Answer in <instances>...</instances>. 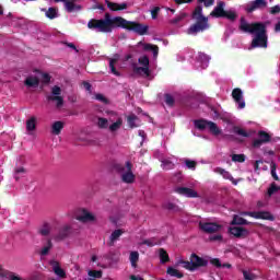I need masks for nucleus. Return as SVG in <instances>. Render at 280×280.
I'll list each match as a JSON object with an SVG mask.
<instances>
[{
    "label": "nucleus",
    "mask_w": 280,
    "mask_h": 280,
    "mask_svg": "<svg viewBox=\"0 0 280 280\" xmlns=\"http://www.w3.org/2000/svg\"><path fill=\"white\" fill-rule=\"evenodd\" d=\"M89 30H96V32H102L103 34H110L115 27H121L122 30H128L129 32H135L139 36H144L148 34V25H143L137 22H130L121 16L113 18L109 13H105L104 19L95 20L92 19L88 22Z\"/></svg>",
    "instance_id": "f257e3e1"
},
{
    "label": "nucleus",
    "mask_w": 280,
    "mask_h": 280,
    "mask_svg": "<svg viewBox=\"0 0 280 280\" xmlns=\"http://www.w3.org/2000/svg\"><path fill=\"white\" fill-rule=\"evenodd\" d=\"M238 30L245 34H254L252 40V48L262 47L266 49L268 47V35H266V25L264 23H248L246 19L242 18L240 22Z\"/></svg>",
    "instance_id": "f03ea898"
},
{
    "label": "nucleus",
    "mask_w": 280,
    "mask_h": 280,
    "mask_svg": "<svg viewBox=\"0 0 280 280\" xmlns=\"http://www.w3.org/2000/svg\"><path fill=\"white\" fill-rule=\"evenodd\" d=\"M95 126H97L100 130H108V132L115 135V132H119V130H121V126H124V118H121L117 113L112 112L110 117L108 118L96 117Z\"/></svg>",
    "instance_id": "7ed1b4c3"
},
{
    "label": "nucleus",
    "mask_w": 280,
    "mask_h": 280,
    "mask_svg": "<svg viewBox=\"0 0 280 280\" xmlns=\"http://www.w3.org/2000/svg\"><path fill=\"white\" fill-rule=\"evenodd\" d=\"M192 19L196 21V23L188 28L187 34H198V32L209 30V18L202 15V7H196L195 11L192 12Z\"/></svg>",
    "instance_id": "20e7f679"
},
{
    "label": "nucleus",
    "mask_w": 280,
    "mask_h": 280,
    "mask_svg": "<svg viewBox=\"0 0 280 280\" xmlns=\"http://www.w3.org/2000/svg\"><path fill=\"white\" fill-rule=\"evenodd\" d=\"M177 264L178 266H183L186 270L195 272V270H198L199 268H205V266L209 264V260L196 254H191L190 261L179 260Z\"/></svg>",
    "instance_id": "39448f33"
},
{
    "label": "nucleus",
    "mask_w": 280,
    "mask_h": 280,
    "mask_svg": "<svg viewBox=\"0 0 280 280\" xmlns=\"http://www.w3.org/2000/svg\"><path fill=\"white\" fill-rule=\"evenodd\" d=\"M118 174L120 175V180L127 185H132L135 183L136 176L132 173V163L126 162L125 166H119Z\"/></svg>",
    "instance_id": "423d86ee"
},
{
    "label": "nucleus",
    "mask_w": 280,
    "mask_h": 280,
    "mask_svg": "<svg viewBox=\"0 0 280 280\" xmlns=\"http://www.w3.org/2000/svg\"><path fill=\"white\" fill-rule=\"evenodd\" d=\"M139 66H133V72L137 75H142L143 78H150V58L148 56H142L138 59Z\"/></svg>",
    "instance_id": "0eeeda50"
},
{
    "label": "nucleus",
    "mask_w": 280,
    "mask_h": 280,
    "mask_svg": "<svg viewBox=\"0 0 280 280\" xmlns=\"http://www.w3.org/2000/svg\"><path fill=\"white\" fill-rule=\"evenodd\" d=\"M195 127L198 130H207L211 132V135H214V137H218V135H222V130L218 127V125L213 121L209 120H195Z\"/></svg>",
    "instance_id": "6e6552de"
},
{
    "label": "nucleus",
    "mask_w": 280,
    "mask_h": 280,
    "mask_svg": "<svg viewBox=\"0 0 280 280\" xmlns=\"http://www.w3.org/2000/svg\"><path fill=\"white\" fill-rule=\"evenodd\" d=\"M199 229L203 233H208L209 235H211L213 233H220L223 229V225L217 222L205 220L199 222Z\"/></svg>",
    "instance_id": "1a4fd4ad"
},
{
    "label": "nucleus",
    "mask_w": 280,
    "mask_h": 280,
    "mask_svg": "<svg viewBox=\"0 0 280 280\" xmlns=\"http://www.w3.org/2000/svg\"><path fill=\"white\" fill-rule=\"evenodd\" d=\"M62 94V90L60 86L55 85L51 89V93L46 96V100L48 102H55L56 103V108H60L61 106L65 105V98L60 96Z\"/></svg>",
    "instance_id": "9d476101"
},
{
    "label": "nucleus",
    "mask_w": 280,
    "mask_h": 280,
    "mask_svg": "<svg viewBox=\"0 0 280 280\" xmlns=\"http://www.w3.org/2000/svg\"><path fill=\"white\" fill-rule=\"evenodd\" d=\"M77 220L83 222V224H89V222H97V217L88 209L82 208L77 212Z\"/></svg>",
    "instance_id": "9b49d317"
},
{
    "label": "nucleus",
    "mask_w": 280,
    "mask_h": 280,
    "mask_svg": "<svg viewBox=\"0 0 280 280\" xmlns=\"http://www.w3.org/2000/svg\"><path fill=\"white\" fill-rule=\"evenodd\" d=\"M268 8V1L266 0H253L245 7L246 12H255V10H266Z\"/></svg>",
    "instance_id": "f8f14e48"
},
{
    "label": "nucleus",
    "mask_w": 280,
    "mask_h": 280,
    "mask_svg": "<svg viewBox=\"0 0 280 280\" xmlns=\"http://www.w3.org/2000/svg\"><path fill=\"white\" fill-rule=\"evenodd\" d=\"M232 97L234 102H236L240 109L246 108V102H244V92H242V89L236 88L232 91Z\"/></svg>",
    "instance_id": "ddd939ff"
},
{
    "label": "nucleus",
    "mask_w": 280,
    "mask_h": 280,
    "mask_svg": "<svg viewBox=\"0 0 280 280\" xmlns=\"http://www.w3.org/2000/svg\"><path fill=\"white\" fill-rule=\"evenodd\" d=\"M241 215H249V218H255L256 220H275V217L270 212L258 211V212H242Z\"/></svg>",
    "instance_id": "4468645a"
},
{
    "label": "nucleus",
    "mask_w": 280,
    "mask_h": 280,
    "mask_svg": "<svg viewBox=\"0 0 280 280\" xmlns=\"http://www.w3.org/2000/svg\"><path fill=\"white\" fill-rule=\"evenodd\" d=\"M264 143H270V133L266 131L258 132V139H255L253 142L254 148H261Z\"/></svg>",
    "instance_id": "2eb2a0df"
},
{
    "label": "nucleus",
    "mask_w": 280,
    "mask_h": 280,
    "mask_svg": "<svg viewBox=\"0 0 280 280\" xmlns=\"http://www.w3.org/2000/svg\"><path fill=\"white\" fill-rule=\"evenodd\" d=\"M39 84L40 81L36 71L34 74L28 75L24 81V85L27 86V89H38Z\"/></svg>",
    "instance_id": "dca6fc26"
},
{
    "label": "nucleus",
    "mask_w": 280,
    "mask_h": 280,
    "mask_svg": "<svg viewBox=\"0 0 280 280\" xmlns=\"http://www.w3.org/2000/svg\"><path fill=\"white\" fill-rule=\"evenodd\" d=\"M119 60H121V56L119 54H115L113 57L108 58L110 73L117 77L121 75L115 68L117 67Z\"/></svg>",
    "instance_id": "f3484780"
},
{
    "label": "nucleus",
    "mask_w": 280,
    "mask_h": 280,
    "mask_svg": "<svg viewBox=\"0 0 280 280\" xmlns=\"http://www.w3.org/2000/svg\"><path fill=\"white\" fill-rule=\"evenodd\" d=\"M175 191L177 194H179V196H185L186 198H198V191L191 189V188H187V187H177L175 189Z\"/></svg>",
    "instance_id": "a211bd4d"
},
{
    "label": "nucleus",
    "mask_w": 280,
    "mask_h": 280,
    "mask_svg": "<svg viewBox=\"0 0 280 280\" xmlns=\"http://www.w3.org/2000/svg\"><path fill=\"white\" fill-rule=\"evenodd\" d=\"M229 233H231V235H234V237H247L248 236V230L241 228V226L229 228Z\"/></svg>",
    "instance_id": "6ab92c4d"
},
{
    "label": "nucleus",
    "mask_w": 280,
    "mask_h": 280,
    "mask_svg": "<svg viewBox=\"0 0 280 280\" xmlns=\"http://www.w3.org/2000/svg\"><path fill=\"white\" fill-rule=\"evenodd\" d=\"M137 47H140L141 49H143V51H152L154 58H156V56H159V46H156V45L139 42Z\"/></svg>",
    "instance_id": "aec40b11"
},
{
    "label": "nucleus",
    "mask_w": 280,
    "mask_h": 280,
    "mask_svg": "<svg viewBox=\"0 0 280 280\" xmlns=\"http://www.w3.org/2000/svg\"><path fill=\"white\" fill-rule=\"evenodd\" d=\"M224 2H219L218 5L213 9V11L210 13V16H215L217 19L224 16Z\"/></svg>",
    "instance_id": "412c9836"
},
{
    "label": "nucleus",
    "mask_w": 280,
    "mask_h": 280,
    "mask_svg": "<svg viewBox=\"0 0 280 280\" xmlns=\"http://www.w3.org/2000/svg\"><path fill=\"white\" fill-rule=\"evenodd\" d=\"M63 128H65V124L60 120H57L51 124L50 132H51V135H55L56 137H58V135H60V132H62Z\"/></svg>",
    "instance_id": "4be33fe9"
},
{
    "label": "nucleus",
    "mask_w": 280,
    "mask_h": 280,
    "mask_svg": "<svg viewBox=\"0 0 280 280\" xmlns=\"http://www.w3.org/2000/svg\"><path fill=\"white\" fill-rule=\"evenodd\" d=\"M106 5L109 8V10H113L114 12H117L119 10H127L128 9V3L122 2V3H115L106 0Z\"/></svg>",
    "instance_id": "5701e85b"
},
{
    "label": "nucleus",
    "mask_w": 280,
    "mask_h": 280,
    "mask_svg": "<svg viewBox=\"0 0 280 280\" xmlns=\"http://www.w3.org/2000/svg\"><path fill=\"white\" fill-rule=\"evenodd\" d=\"M69 233H71V225L65 224L60 229V231H59L58 235L55 237V240H58V241L65 240L66 237H69Z\"/></svg>",
    "instance_id": "b1692460"
},
{
    "label": "nucleus",
    "mask_w": 280,
    "mask_h": 280,
    "mask_svg": "<svg viewBox=\"0 0 280 280\" xmlns=\"http://www.w3.org/2000/svg\"><path fill=\"white\" fill-rule=\"evenodd\" d=\"M214 172H215V174H220L221 176H223V178H225L226 180H231V182H233L234 185H237V182H235V179L233 178L231 173H229L226 170H224L222 167H217V168H214Z\"/></svg>",
    "instance_id": "393cba45"
},
{
    "label": "nucleus",
    "mask_w": 280,
    "mask_h": 280,
    "mask_svg": "<svg viewBox=\"0 0 280 280\" xmlns=\"http://www.w3.org/2000/svg\"><path fill=\"white\" fill-rule=\"evenodd\" d=\"M65 9L68 12H80V10H82V5L75 4V0H70L69 2L65 3Z\"/></svg>",
    "instance_id": "a878e982"
},
{
    "label": "nucleus",
    "mask_w": 280,
    "mask_h": 280,
    "mask_svg": "<svg viewBox=\"0 0 280 280\" xmlns=\"http://www.w3.org/2000/svg\"><path fill=\"white\" fill-rule=\"evenodd\" d=\"M122 233L124 230H115L109 236L108 246H115V243L117 242V240H119Z\"/></svg>",
    "instance_id": "bb28decb"
},
{
    "label": "nucleus",
    "mask_w": 280,
    "mask_h": 280,
    "mask_svg": "<svg viewBox=\"0 0 280 280\" xmlns=\"http://www.w3.org/2000/svg\"><path fill=\"white\" fill-rule=\"evenodd\" d=\"M161 244V241L156 237H152V238H148V240H144L142 241L141 243H139V246H149V247H152V246H159Z\"/></svg>",
    "instance_id": "cd10ccee"
},
{
    "label": "nucleus",
    "mask_w": 280,
    "mask_h": 280,
    "mask_svg": "<svg viewBox=\"0 0 280 280\" xmlns=\"http://www.w3.org/2000/svg\"><path fill=\"white\" fill-rule=\"evenodd\" d=\"M25 174H27V170H25V167H23V166L15 167V170H14L15 180H21V178H23V176H25Z\"/></svg>",
    "instance_id": "c85d7f7f"
},
{
    "label": "nucleus",
    "mask_w": 280,
    "mask_h": 280,
    "mask_svg": "<svg viewBox=\"0 0 280 280\" xmlns=\"http://www.w3.org/2000/svg\"><path fill=\"white\" fill-rule=\"evenodd\" d=\"M231 224H232V226H235V225L242 226L244 224H248V221H246V219H244L237 214H234Z\"/></svg>",
    "instance_id": "c756f323"
},
{
    "label": "nucleus",
    "mask_w": 280,
    "mask_h": 280,
    "mask_svg": "<svg viewBox=\"0 0 280 280\" xmlns=\"http://www.w3.org/2000/svg\"><path fill=\"white\" fill-rule=\"evenodd\" d=\"M198 60L201 62L202 69H207V67H209V60H211V58L205 55V52H199Z\"/></svg>",
    "instance_id": "7c9ffc66"
},
{
    "label": "nucleus",
    "mask_w": 280,
    "mask_h": 280,
    "mask_svg": "<svg viewBox=\"0 0 280 280\" xmlns=\"http://www.w3.org/2000/svg\"><path fill=\"white\" fill-rule=\"evenodd\" d=\"M43 12H45L47 19H50V20L58 19V9L56 8H49L48 10L43 9Z\"/></svg>",
    "instance_id": "2f4dec72"
},
{
    "label": "nucleus",
    "mask_w": 280,
    "mask_h": 280,
    "mask_svg": "<svg viewBox=\"0 0 280 280\" xmlns=\"http://www.w3.org/2000/svg\"><path fill=\"white\" fill-rule=\"evenodd\" d=\"M26 130L27 132H34L36 130V117L33 116L26 120Z\"/></svg>",
    "instance_id": "473e14b6"
},
{
    "label": "nucleus",
    "mask_w": 280,
    "mask_h": 280,
    "mask_svg": "<svg viewBox=\"0 0 280 280\" xmlns=\"http://www.w3.org/2000/svg\"><path fill=\"white\" fill-rule=\"evenodd\" d=\"M127 121L130 128H139V118L135 114L129 115Z\"/></svg>",
    "instance_id": "72a5a7b5"
},
{
    "label": "nucleus",
    "mask_w": 280,
    "mask_h": 280,
    "mask_svg": "<svg viewBox=\"0 0 280 280\" xmlns=\"http://www.w3.org/2000/svg\"><path fill=\"white\" fill-rule=\"evenodd\" d=\"M166 272L167 275H170V277H176L177 279H183V273L178 271V269L176 268L168 267Z\"/></svg>",
    "instance_id": "f704fd0d"
},
{
    "label": "nucleus",
    "mask_w": 280,
    "mask_h": 280,
    "mask_svg": "<svg viewBox=\"0 0 280 280\" xmlns=\"http://www.w3.org/2000/svg\"><path fill=\"white\" fill-rule=\"evenodd\" d=\"M129 260L132 268H137V261H139V252H131L129 255Z\"/></svg>",
    "instance_id": "c9c22d12"
},
{
    "label": "nucleus",
    "mask_w": 280,
    "mask_h": 280,
    "mask_svg": "<svg viewBox=\"0 0 280 280\" xmlns=\"http://www.w3.org/2000/svg\"><path fill=\"white\" fill-rule=\"evenodd\" d=\"M36 72H37L39 82L42 80L43 84H49V81L51 80V77H49V74L43 73L40 71H36Z\"/></svg>",
    "instance_id": "e433bc0d"
},
{
    "label": "nucleus",
    "mask_w": 280,
    "mask_h": 280,
    "mask_svg": "<svg viewBox=\"0 0 280 280\" xmlns=\"http://www.w3.org/2000/svg\"><path fill=\"white\" fill-rule=\"evenodd\" d=\"M52 270L57 277H60L61 279H65L67 277V273H65V270L58 266V264L54 265Z\"/></svg>",
    "instance_id": "4c0bfd02"
},
{
    "label": "nucleus",
    "mask_w": 280,
    "mask_h": 280,
    "mask_svg": "<svg viewBox=\"0 0 280 280\" xmlns=\"http://www.w3.org/2000/svg\"><path fill=\"white\" fill-rule=\"evenodd\" d=\"M3 277L5 280H21V278L19 277V275L12 272V271H5L3 273Z\"/></svg>",
    "instance_id": "58836bf2"
},
{
    "label": "nucleus",
    "mask_w": 280,
    "mask_h": 280,
    "mask_svg": "<svg viewBox=\"0 0 280 280\" xmlns=\"http://www.w3.org/2000/svg\"><path fill=\"white\" fill-rule=\"evenodd\" d=\"M223 16L229 19V21H235V19H237V13L234 10H229L223 13Z\"/></svg>",
    "instance_id": "ea45409f"
},
{
    "label": "nucleus",
    "mask_w": 280,
    "mask_h": 280,
    "mask_svg": "<svg viewBox=\"0 0 280 280\" xmlns=\"http://www.w3.org/2000/svg\"><path fill=\"white\" fill-rule=\"evenodd\" d=\"M49 233H51V225H49V223H46L40 228L39 234L47 236L49 235Z\"/></svg>",
    "instance_id": "a19ab883"
},
{
    "label": "nucleus",
    "mask_w": 280,
    "mask_h": 280,
    "mask_svg": "<svg viewBox=\"0 0 280 280\" xmlns=\"http://www.w3.org/2000/svg\"><path fill=\"white\" fill-rule=\"evenodd\" d=\"M160 259L162 264H167V261H170V255H167V252L163 248L160 249Z\"/></svg>",
    "instance_id": "79ce46f5"
},
{
    "label": "nucleus",
    "mask_w": 280,
    "mask_h": 280,
    "mask_svg": "<svg viewBox=\"0 0 280 280\" xmlns=\"http://www.w3.org/2000/svg\"><path fill=\"white\" fill-rule=\"evenodd\" d=\"M243 277L245 280H256L257 276L253 273L250 270H243Z\"/></svg>",
    "instance_id": "37998d69"
},
{
    "label": "nucleus",
    "mask_w": 280,
    "mask_h": 280,
    "mask_svg": "<svg viewBox=\"0 0 280 280\" xmlns=\"http://www.w3.org/2000/svg\"><path fill=\"white\" fill-rule=\"evenodd\" d=\"M232 161L234 163H244V161H246V155H244V154H233L232 155Z\"/></svg>",
    "instance_id": "c03bdc74"
},
{
    "label": "nucleus",
    "mask_w": 280,
    "mask_h": 280,
    "mask_svg": "<svg viewBox=\"0 0 280 280\" xmlns=\"http://www.w3.org/2000/svg\"><path fill=\"white\" fill-rule=\"evenodd\" d=\"M88 275L93 279H102V271L100 270H89Z\"/></svg>",
    "instance_id": "a18cd8bd"
},
{
    "label": "nucleus",
    "mask_w": 280,
    "mask_h": 280,
    "mask_svg": "<svg viewBox=\"0 0 280 280\" xmlns=\"http://www.w3.org/2000/svg\"><path fill=\"white\" fill-rule=\"evenodd\" d=\"M162 168L163 170H174V164H173V162L172 161H170V160H163L162 161Z\"/></svg>",
    "instance_id": "49530a36"
},
{
    "label": "nucleus",
    "mask_w": 280,
    "mask_h": 280,
    "mask_svg": "<svg viewBox=\"0 0 280 280\" xmlns=\"http://www.w3.org/2000/svg\"><path fill=\"white\" fill-rule=\"evenodd\" d=\"M51 241L47 242V245H45L42 250H40V255H43L45 257V255L49 254V250H51Z\"/></svg>",
    "instance_id": "de8ad7c7"
},
{
    "label": "nucleus",
    "mask_w": 280,
    "mask_h": 280,
    "mask_svg": "<svg viewBox=\"0 0 280 280\" xmlns=\"http://www.w3.org/2000/svg\"><path fill=\"white\" fill-rule=\"evenodd\" d=\"M187 16V13H179L175 19L171 20V23L173 25H176L177 23H180V21H183V19H185Z\"/></svg>",
    "instance_id": "09e8293b"
},
{
    "label": "nucleus",
    "mask_w": 280,
    "mask_h": 280,
    "mask_svg": "<svg viewBox=\"0 0 280 280\" xmlns=\"http://www.w3.org/2000/svg\"><path fill=\"white\" fill-rule=\"evenodd\" d=\"M270 167L272 178H275V180H279V176L277 175V164L275 162H271Z\"/></svg>",
    "instance_id": "8fccbe9b"
},
{
    "label": "nucleus",
    "mask_w": 280,
    "mask_h": 280,
    "mask_svg": "<svg viewBox=\"0 0 280 280\" xmlns=\"http://www.w3.org/2000/svg\"><path fill=\"white\" fill-rule=\"evenodd\" d=\"M233 132H235V135H238L240 137H248V132L240 127H234Z\"/></svg>",
    "instance_id": "3c124183"
},
{
    "label": "nucleus",
    "mask_w": 280,
    "mask_h": 280,
    "mask_svg": "<svg viewBox=\"0 0 280 280\" xmlns=\"http://www.w3.org/2000/svg\"><path fill=\"white\" fill-rule=\"evenodd\" d=\"M164 209H167L168 211H178V206L173 202H166L164 203Z\"/></svg>",
    "instance_id": "603ef678"
},
{
    "label": "nucleus",
    "mask_w": 280,
    "mask_h": 280,
    "mask_svg": "<svg viewBox=\"0 0 280 280\" xmlns=\"http://www.w3.org/2000/svg\"><path fill=\"white\" fill-rule=\"evenodd\" d=\"M278 191H279V187H277V185L272 184L267 191V196H269V198H270V196H273V194H277Z\"/></svg>",
    "instance_id": "864d4df0"
},
{
    "label": "nucleus",
    "mask_w": 280,
    "mask_h": 280,
    "mask_svg": "<svg viewBox=\"0 0 280 280\" xmlns=\"http://www.w3.org/2000/svg\"><path fill=\"white\" fill-rule=\"evenodd\" d=\"M185 165L186 167H188V170H196V161H191V160H185Z\"/></svg>",
    "instance_id": "5fc2aeb1"
},
{
    "label": "nucleus",
    "mask_w": 280,
    "mask_h": 280,
    "mask_svg": "<svg viewBox=\"0 0 280 280\" xmlns=\"http://www.w3.org/2000/svg\"><path fill=\"white\" fill-rule=\"evenodd\" d=\"M198 3H203L206 8H211L215 3V0H198Z\"/></svg>",
    "instance_id": "6e6d98bb"
},
{
    "label": "nucleus",
    "mask_w": 280,
    "mask_h": 280,
    "mask_svg": "<svg viewBox=\"0 0 280 280\" xmlns=\"http://www.w3.org/2000/svg\"><path fill=\"white\" fill-rule=\"evenodd\" d=\"M95 100L102 102L103 104H108V100L105 97L104 94H95Z\"/></svg>",
    "instance_id": "4d7b16f0"
},
{
    "label": "nucleus",
    "mask_w": 280,
    "mask_h": 280,
    "mask_svg": "<svg viewBox=\"0 0 280 280\" xmlns=\"http://www.w3.org/2000/svg\"><path fill=\"white\" fill-rule=\"evenodd\" d=\"M165 102L168 106H174V97L170 94L165 95Z\"/></svg>",
    "instance_id": "13d9d810"
},
{
    "label": "nucleus",
    "mask_w": 280,
    "mask_h": 280,
    "mask_svg": "<svg viewBox=\"0 0 280 280\" xmlns=\"http://www.w3.org/2000/svg\"><path fill=\"white\" fill-rule=\"evenodd\" d=\"M159 12H161V8H159V7L153 8L152 11H151L152 19L155 20L158 14H159Z\"/></svg>",
    "instance_id": "bf43d9fd"
},
{
    "label": "nucleus",
    "mask_w": 280,
    "mask_h": 280,
    "mask_svg": "<svg viewBox=\"0 0 280 280\" xmlns=\"http://www.w3.org/2000/svg\"><path fill=\"white\" fill-rule=\"evenodd\" d=\"M210 264H212V266H215L217 268H222V262H220V259L218 258L211 259Z\"/></svg>",
    "instance_id": "052dcab7"
},
{
    "label": "nucleus",
    "mask_w": 280,
    "mask_h": 280,
    "mask_svg": "<svg viewBox=\"0 0 280 280\" xmlns=\"http://www.w3.org/2000/svg\"><path fill=\"white\" fill-rule=\"evenodd\" d=\"M280 12V5H275L270 9L271 14H279Z\"/></svg>",
    "instance_id": "680f3d73"
},
{
    "label": "nucleus",
    "mask_w": 280,
    "mask_h": 280,
    "mask_svg": "<svg viewBox=\"0 0 280 280\" xmlns=\"http://www.w3.org/2000/svg\"><path fill=\"white\" fill-rule=\"evenodd\" d=\"M221 240H222V235H220V234H217V235L210 237L211 242H221Z\"/></svg>",
    "instance_id": "e2e57ef3"
},
{
    "label": "nucleus",
    "mask_w": 280,
    "mask_h": 280,
    "mask_svg": "<svg viewBox=\"0 0 280 280\" xmlns=\"http://www.w3.org/2000/svg\"><path fill=\"white\" fill-rule=\"evenodd\" d=\"M259 163H264V161L258 160V161L255 162V164H254V170H255L256 172H257V170H259Z\"/></svg>",
    "instance_id": "0e129e2a"
},
{
    "label": "nucleus",
    "mask_w": 280,
    "mask_h": 280,
    "mask_svg": "<svg viewBox=\"0 0 280 280\" xmlns=\"http://www.w3.org/2000/svg\"><path fill=\"white\" fill-rule=\"evenodd\" d=\"M83 86L85 91H91V83L89 82H83Z\"/></svg>",
    "instance_id": "69168bd1"
},
{
    "label": "nucleus",
    "mask_w": 280,
    "mask_h": 280,
    "mask_svg": "<svg viewBox=\"0 0 280 280\" xmlns=\"http://www.w3.org/2000/svg\"><path fill=\"white\" fill-rule=\"evenodd\" d=\"M131 280H143V278L139 276H131Z\"/></svg>",
    "instance_id": "338daca9"
},
{
    "label": "nucleus",
    "mask_w": 280,
    "mask_h": 280,
    "mask_svg": "<svg viewBox=\"0 0 280 280\" xmlns=\"http://www.w3.org/2000/svg\"><path fill=\"white\" fill-rule=\"evenodd\" d=\"M276 32H280V21L276 24Z\"/></svg>",
    "instance_id": "774afa93"
}]
</instances>
